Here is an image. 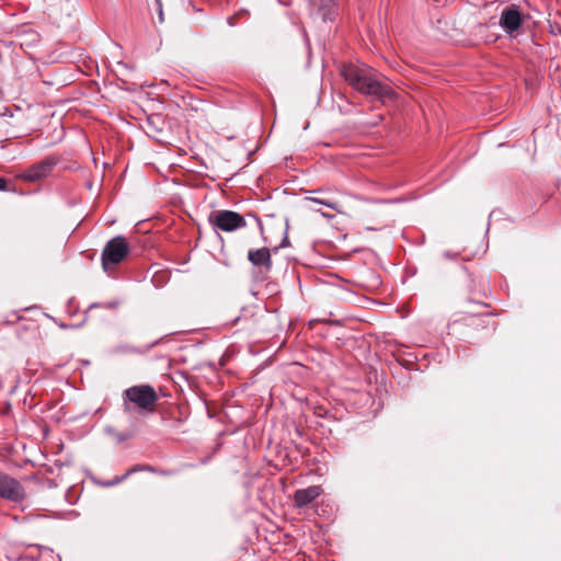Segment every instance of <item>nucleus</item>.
<instances>
[{
	"label": "nucleus",
	"instance_id": "obj_3",
	"mask_svg": "<svg viewBox=\"0 0 561 561\" xmlns=\"http://www.w3.org/2000/svg\"><path fill=\"white\" fill-rule=\"evenodd\" d=\"M130 248L127 240L122 236H116L106 242L102 251V266L108 273L116 265L122 263L129 254Z\"/></svg>",
	"mask_w": 561,
	"mask_h": 561
},
{
	"label": "nucleus",
	"instance_id": "obj_7",
	"mask_svg": "<svg viewBox=\"0 0 561 561\" xmlns=\"http://www.w3.org/2000/svg\"><path fill=\"white\" fill-rule=\"evenodd\" d=\"M522 23V14L516 5H510L502 11L499 24L510 36H515Z\"/></svg>",
	"mask_w": 561,
	"mask_h": 561
},
{
	"label": "nucleus",
	"instance_id": "obj_4",
	"mask_svg": "<svg viewBox=\"0 0 561 561\" xmlns=\"http://www.w3.org/2000/svg\"><path fill=\"white\" fill-rule=\"evenodd\" d=\"M58 162L59 159L56 156H47L22 170L16 178L27 183L43 181L53 174Z\"/></svg>",
	"mask_w": 561,
	"mask_h": 561
},
{
	"label": "nucleus",
	"instance_id": "obj_13",
	"mask_svg": "<svg viewBox=\"0 0 561 561\" xmlns=\"http://www.w3.org/2000/svg\"><path fill=\"white\" fill-rule=\"evenodd\" d=\"M146 470L151 471V472H154V469H153L152 467H149V466H148V467H146Z\"/></svg>",
	"mask_w": 561,
	"mask_h": 561
},
{
	"label": "nucleus",
	"instance_id": "obj_1",
	"mask_svg": "<svg viewBox=\"0 0 561 561\" xmlns=\"http://www.w3.org/2000/svg\"><path fill=\"white\" fill-rule=\"evenodd\" d=\"M341 76L360 94L377 101H389L396 96L390 85L378 79L377 72L367 66L344 64L341 67Z\"/></svg>",
	"mask_w": 561,
	"mask_h": 561
},
{
	"label": "nucleus",
	"instance_id": "obj_8",
	"mask_svg": "<svg viewBox=\"0 0 561 561\" xmlns=\"http://www.w3.org/2000/svg\"><path fill=\"white\" fill-rule=\"evenodd\" d=\"M323 493L320 485H310L306 489H298L294 493V505L297 508L307 507Z\"/></svg>",
	"mask_w": 561,
	"mask_h": 561
},
{
	"label": "nucleus",
	"instance_id": "obj_10",
	"mask_svg": "<svg viewBox=\"0 0 561 561\" xmlns=\"http://www.w3.org/2000/svg\"><path fill=\"white\" fill-rule=\"evenodd\" d=\"M248 260L254 266H263L265 271H270L272 267L271 252L267 248L250 250L248 253Z\"/></svg>",
	"mask_w": 561,
	"mask_h": 561
},
{
	"label": "nucleus",
	"instance_id": "obj_12",
	"mask_svg": "<svg viewBox=\"0 0 561 561\" xmlns=\"http://www.w3.org/2000/svg\"><path fill=\"white\" fill-rule=\"evenodd\" d=\"M0 191H8V182L4 178H0Z\"/></svg>",
	"mask_w": 561,
	"mask_h": 561
},
{
	"label": "nucleus",
	"instance_id": "obj_9",
	"mask_svg": "<svg viewBox=\"0 0 561 561\" xmlns=\"http://www.w3.org/2000/svg\"><path fill=\"white\" fill-rule=\"evenodd\" d=\"M329 188H317L309 191L307 195L305 196L306 202L319 204L322 206H325L332 210H335L337 213H341L340 204L332 197L329 196Z\"/></svg>",
	"mask_w": 561,
	"mask_h": 561
},
{
	"label": "nucleus",
	"instance_id": "obj_11",
	"mask_svg": "<svg viewBox=\"0 0 561 561\" xmlns=\"http://www.w3.org/2000/svg\"><path fill=\"white\" fill-rule=\"evenodd\" d=\"M154 4H156V10L158 12V15H159V22L162 23L163 22V12H162V2L161 0H154Z\"/></svg>",
	"mask_w": 561,
	"mask_h": 561
},
{
	"label": "nucleus",
	"instance_id": "obj_14",
	"mask_svg": "<svg viewBox=\"0 0 561 561\" xmlns=\"http://www.w3.org/2000/svg\"><path fill=\"white\" fill-rule=\"evenodd\" d=\"M323 217H327V218H332L333 216L332 215H327L324 213H321Z\"/></svg>",
	"mask_w": 561,
	"mask_h": 561
},
{
	"label": "nucleus",
	"instance_id": "obj_2",
	"mask_svg": "<svg viewBox=\"0 0 561 561\" xmlns=\"http://www.w3.org/2000/svg\"><path fill=\"white\" fill-rule=\"evenodd\" d=\"M125 411H130L131 405L141 412H154L158 401L156 390L149 385L133 386L123 392Z\"/></svg>",
	"mask_w": 561,
	"mask_h": 561
},
{
	"label": "nucleus",
	"instance_id": "obj_5",
	"mask_svg": "<svg viewBox=\"0 0 561 561\" xmlns=\"http://www.w3.org/2000/svg\"><path fill=\"white\" fill-rule=\"evenodd\" d=\"M208 221L214 228L226 232H232L247 226L243 216L226 209L211 211Z\"/></svg>",
	"mask_w": 561,
	"mask_h": 561
},
{
	"label": "nucleus",
	"instance_id": "obj_6",
	"mask_svg": "<svg viewBox=\"0 0 561 561\" xmlns=\"http://www.w3.org/2000/svg\"><path fill=\"white\" fill-rule=\"evenodd\" d=\"M0 497L12 502H20L25 497L23 485L3 471H0Z\"/></svg>",
	"mask_w": 561,
	"mask_h": 561
}]
</instances>
